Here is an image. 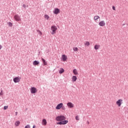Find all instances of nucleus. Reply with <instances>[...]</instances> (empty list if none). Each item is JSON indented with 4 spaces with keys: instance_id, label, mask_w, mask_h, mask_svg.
Listing matches in <instances>:
<instances>
[{
    "instance_id": "1",
    "label": "nucleus",
    "mask_w": 128,
    "mask_h": 128,
    "mask_svg": "<svg viewBox=\"0 0 128 128\" xmlns=\"http://www.w3.org/2000/svg\"><path fill=\"white\" fill-rule=\"evenodd\" d=\"M55 120H56L57 122H57L58 125H66L68 122V120H66V117L64 116H57Z\"/></svg>"
},
{
    "instance_id": "2",
    "label": "nucleus",
    "mask_w": 128,
    "mask_h": 128,
    "mask_svg": "<svg viewBox=\"0 0 128 128\" xmlns=\"http://www.w3.org/2000/svg\"><path fill=\"white\" fill-rule=\"evenodd\" d=\"M56 108L57 110H60L62 109V110H66V108L64 107L62 103H60L59 104H57V106H56Z\"/></svg>"
},
{
    "instance_id": "3",
    "label": "nucleus",
    "mask_w": 128,
    "mask_h": 128,
    "mask_svg": "<svg viewBox=\"0 0 128 128\" xmlns=\"http://www.w3.org/2000/svg\"><path fill=\"white\" fill-rule=\"evenodd\" d=\"M58 30V28L56 26H51V34H56V32Z\"/></svg>"
},
{
    "instance_id": "4",
    "label": "nucleus",
    "mask_w": 128,
    "mask_h": 128,
    "mask_svg": "<svg viewBox=\"0 0 128 128\" xmlns=\"http://www.w3.org/2000/svg\"><path fill=\"white\" fill-rule=\"evenodd\" d=\"M123 100L122 99H119L116 102V104L118 107H120L122 104Z\"/></svg>"
},
{
    "instance_id": "5",
    "label": "nucleus",
    "mask_w": 128,
    "mask_h": 128,
    "mask_svg": "<svg viewBox=\"0 0 128 128\" xmlns=\"http://www.w3.org/2000/svg\"><path fill=\"white\" fill-rule=\"evenodd\" d=\"M66 106L68 108H72L74 107V104L71 102H68L66 104Z\"/></svg>"
},
{
    "instance_id": "6",
    "label": "nucleus",
    "mask_w": 128,
    "mask_h": 128,
    "mask_svg": "<svg viewBox=\"0 0 128 128\" xmlns=\"http://www.w3.org/2000/svg\"><path fill=\"white\" fill-rule=\"evenodd\" d=\"M30 92H31V94H34L37 92L38 90L36 88L32 87L30 90Z\"/></svg>"
},
{
    "instance_id": "7",
    "label": "nucleus",
    "mask_w": 128,
    "mask_h": 128,
    "mask_svg": "<svg viewBox=\"0 0 128 128\" xmlns=\"http://www.w3.org/2000/svg\"><path fill=\"white\" fill-rule=\"evenodd\" d=\"M14 18L15 20L17 22L22 20V18H21L20 16H18V14H16L14 16Z\"/></svg>"
},
{
    "instance_id": "8",
    "label": "nucleus",
    "mask_w": 128,
    "mask_h": 128,
    "mask_svg": "<svg viewBox=\"0 0 128 128\" xmlns=\"http://www.w3.org/2000/svg\"><path fill=\"white\" fill-rule=\"evenodd\" d=\"M98 25L100 26H106V22L104 20H102L99 22Z\"/></svg>"
},
{
    "instance_id": "9",
    "label": "nucleus",
    "mask_w": 128,
    "mask_h": 128,
    "mask_svg": "<svg viewBox=\"0 0 128 128\" xmlns=\"http://www.w3.org/2000/svg\"><path fill=\"white\" fill-rule=\"evenodd\" d=\"M53 13L57 14L60 13V10L58 8H55V9H54V11H53Z\"/></svg>"
},
{
    "instance_id": "10",
    "label": "nucleus",
    "mask_w": 128,
    "mask_h": 128,
    "mask_svg": "<svg viewBox=\"0 0 128 128\" xmlns=\"http://www.w3.org/2000/svg\"><path fill=\"white\" fill-rule=\"evenodd\" d=\"M20 80V77H16L14 79V82L16 83L19 82Z\"/></svg>"
},
{
    "instance_id": "11",
    "label": "nucleus",
    "mask_w": 128,
    "mask_h": 128,
    "mask_svg": "<svg viewBox=\"0 0 128 128\" xmlns=\"http://www.w3.org/2000/svg\"><path fill=\"white\" fill-rule=\"evenodd\" d=\"M62 59L63 62H66L68 59V57L66 55L64 54L62 56Z\"/></svg>"
},
{
    "instance_id": "12",
    "label": "nucleus",
    "mask_w": 128,
    "mask_h": 128,
    "mask_svg": "<svg viewBox=\"0 0 128 128\" xmlns=\"http://www.w3.org/2000/svg\"><path fill=\"white\" fill-rule=\"evenodd\" d=\"M100 18V16H95L94 17V22H96L97 20H98Z\"/></svg>"
},
{
    "instance_id": "13",
    "label": "nucleus",
    "mask_w": 128,
    "mask_h": 128,
    "mask_svg": "<svg viewBox=\"0 0 128 128\" xmlns=\"http://www.w3.org/2000/svg\"><path fill=\"white\" fill-rule=\"evenodd\" d=\"M100 48V44H95L94 46V49L96 50H99Z\"/></svg>"
},
{
    "instance_id": "14",
    "label": "nucleus",
    "mask_w": 128,
    "mask_h": 128,
    "mask_svg": "<svg viewBox=\"0 0 128 128\" xmlns=\"http://www.w3.org/2000/svg\"><path fill=\"white\" fill-rule=\"evenodd\" d=\"M47 124V122L46 119H43L42 120V125L46 126Z\"/></svg>"
},
{
    "instance_id": "15",
    "label": "nucleus",
    "mask_w": 128,
    "mask_h": 128,
    "mask_svg": "<svg viewBox=\"0 0 128 128\" xmlns=\"http://www.w3.org/2000/svg\"><path fill=\"white\" fill-rule=\"evenodd\" d=\"M20 124V122L19 120H17L16 122L14 124L16 126V127L18 126Z\"/></svg>"
},
{
    "instance_id": "16",
    "label": "nucleus",
    "mask_w": 128,
    "mask_h": 128,
    "mask_svg": "<svg viewBox=\"0 0 128 128\" xmlns=\"http://www.w3.org/2000/svg\"><path fill=\"white\" fill-rule=\"evenodd\" d=\"M72 72L74 74H75V76H77V74H78V72L76 69H74L72 70Z\"/></svg>"
},
{
    "instance_id": "17",
    "label": "nucleus",
    "mask_w": 128,
    "mask_h": 128,
    "mask_svg": "<svg viewBox=\"0 0 128 128\" xmlns=\"http://www.w3.org/2000/svg\"><path fill=\"white\" fill-rule=\"evenodd\" d=\"M40 62L37 60H35L33 62V66H38Z\"/></svg>"
},
{
    "instance_id": "18",
    "label": "nucleus",
    "mask_w": 128,
    "mask_h": 128,
    "mask_svg": "<svg viewBox=\"0 0 128 128\" xmlns=\"http://www.w3.org/2000/svg\"><path fill=\"white\" fill-rule=\"evenodd\" d=\"M42 62H43V66H47L48 64L47 62L46 61V60L42 58Z\"/></svg>"
},
{
    "instance_id": "19",
    "label": "nucleus",
    "mask_w": 128,
    "mask_h": 128,
    "mask_svg": "<svg viewBox=\"0 0 128 128\" xmlns=\"http://www.w3.org/2000/svg\"><path fill=\"white\" fill-rule=\"evenodd\" d=\"M76 80H77L76 76H72V82H76Z\"/></svg>"
},
{
    "instance_id": "20",
    "label": "nucleus",
    "mask_w": 128,
    "mask_h": 128,
    "mask_svg": "<svg viewBox=\"0 0 128 128\" xmlns=\"http://www.w3.org/2000/svg\"><path fill=\"white\" fill-rule=\"evenodd\" d=\"M64 70L63 68H60L59 70V74H63V72H64Z\"/></svg>"
},
{
    "instance_id": "21",
    "label": "nucleus",
    "mask_w": 128,
    "mask_h": 128,
    "mask_svg": "<svg viewBox=\"0 0 128 128\" xmlns=\"http://www.w3.org/2000/svg\"><path fill=\"white\" fill-rule=\"evenodd\" d=\"M84 46H90V42L88 41L85 42Z\"/></svg>"
},
{
    "instance_id": "22",
    "label": "nucleus",
    "mask_w": 128,
    "mask_h": 128,
    "mask_svg": "<svg viewBox=\"0 0 128 128\" xmlns=\"http://www.w3.org/2000/svg\"><path fill=\"white\" fill-rule=\"evenodd\" d=\"M44 18H45V19H46L47 20H48L50 18V16L47 14H45L44 16Z\"/></svg>"
},
{
    "instance_id": "23",
    "label": "nucleus",
    "mask_w": 128,
    "mask_h": 128,
    "mask_svg": "<svg viewBox=\"0 0 128 128\" xmlns=\"http://www.w3.org/2000/svg\"><path fill=\"white\" fill-rule=\"evenodd\" d=\"M72 50L74 52H78V48L77 47H74L73 48Z\"/></svg>"
},
{
    "instance_id": "24",
    "label": "nucleus",
    "mask_w": 128,
    "mask_h": 128,
    "mask_svg": "<svg viewBox=\"0 0 128 128\" xmlns=\"http://www.w3.org/2000/svg\"><path fill=\"white\" fill-rule=\"evenodd\" d=\"M75 119L76 120H80V118L78 116H76L75 117Z\"/></svg>"
},
{
    "instance_id": "25",
    "label": "nucleus",
    "mask_w": 128,
    "mask_h": 128,
    "mask_svg": "<svg viewBox=\"0 0 128 128\" xmlns=\"http://www.w3.org/2000/svg\"><path fill=\"white\" fill-rule=\"evenodd\" d=\"M8 26L10 27H12V24L10 22H9L8 23Z\"/></svg>"
},
{
    "instance_id": "26",
    "label": "nucleus",
    "mask_w": 128,
    "mask_h": 128,
    "mask_svg": "<svg viewBox=\"0 0 128 128\" xmlns=\"http://www.w3.org/2000/svg\"><path fill=\"white\" fill-rule=\"evenodd\" d=\"M25 128H30V124H27L26 126H25Z\"/></svg>"
},
{
    "instance_id": "27",
    "label": "nucleus",
    "mask_w": 128,
    "mask_h": 128,
    "mask_svg": "<svg viewBox=\"0 0 128 128\" xmlns=\"http://www.w3.org/2000/svg\"><path fill=\"white\" fill-rule=\"evenodd\" d=\"M8 108V106H4V110H6Z\"/></svg>"
},
{
    "instance_id": "28",
    "label": "nucleus",
    "mask_w": 128,
    "mask_h": 128,
    "mask_svg": "<svg viewBox=\"0 0 128 128\" xmlns=\"http://www.w3.org/2000/svg\"><path fill=\"white\" fill-rule=\"evenodd\" d=\"M112 10H116V8H115L114 6H113L112 7Z\"/></svg>"
},
{
    "instance_id": "29",
    "label": "nucleus",
    "mask_w": 128,
    "mask_h": 128,
    "mask_svg": "<svg viewBox=\"0 0 128 128\" xmlns=\"http://www.w3.org/2000/svg\"><path fill=\"white\" fill-rule=\"evenodd\" d=\"M39 34H40V36L42 35V32L40 31H39Z\"/></svg>"
},
{
    "instance_id": "30",
    "label": "nucleus",
    "mask_w": 128,
    "mask_h": 128,
    "mask_svg": "<svg viewBox=\"0 0 128 128\" xmlns=\"http://www.w3.org/2000/svg\"><path fill=\"white\" fill-rule=\"evenodd\" d=\"M23 7H24V8H26V6L25 4H23Z\"/></svg>"
},
{
    "instance_id": "31",
    "label": "nucleus",
    "mask_w": 128,
    "mask_h": 128,
    "mask_svg": "<svg viewBox=\"0 0 128 128\" xmlns=\"http://www.w3.org/2000/svg\"><path fill=\"white\" fill-rule=\"evenodd\" d=\"M2 46L0 45V50H2Z\"/></svg>"
},
{
    "instance_id": "32",
    "label": "nucleus",
    "mask_w": 128,
    "mask_h": 128,
    "mask_svg": "<svg viewBox=\"0 0 128 128\" xmlns=\"http://www.w3.org/2000/svg\"><path fill=\"white\" fill-rule=\"evenodd\" d=\"M88 124H90V122L88 121L86 122Z\"/></svg>"
},
{
    "instance_id": "33",
    "label": "nucleus",
    "mask_w": 128,
    "mask_h": 128,
    "mask_svg": "<svg viewBox=\"0 0 128 128\" xmlns=\"http://www.w3.org/2000/svg\"><path fill=\"white\" fill-rule=\"evenodd\" d=\"M36 126L35 125L33 126V128H36Z\"/></svg>"
},
{
    "instance_id": "34",
    "label": "nucleus",
    "mask_w": 128,
    "mask_h": 128,
    "mask_svg": "<svg viewBox=\"0 0 128 128\" xmlns=\"http://www.w3.org/2000/svg\"><path fill=\"white\" fill-rule=\"evenodd\" d=\"M17 114H18V112H16V115L17 116Z\"/></svg>"
},
{
    "instance_id": "35",
    "label": "nucleus",
    "mask_w": 128,
    "mask_h": 128,
    "mask_svg": "<svg viewBox=\"0 0 128 128\" xmlns=\"http://www.w3.org/2000/svg\"><path fill=\"white\" fill-rule=\"evenodd\" d=\"M2 92L0 93V95H2Z\"/></svg>"
}]
</instances>
